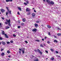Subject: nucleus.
<instances>
[{
  "label": "nucleus",
  "mask_w": 61,
  "mask_h": 61,
  "mask_svg": "<svg viewBox=\"0 0 61 61\" xmlns=\"http://www.w3.org/2000/svg\"><path fill=\"white\" fill-rule=\"evenodd\" d=\"M30 9L29 8H27L26 9V12H30Z\"/></svg>",
  "instance_id": "nucleus-1"
},
{
  "label": "nucleus",
  "mask_w": 61,
  "mask_h": 61,
  "mask_svg": "<svg viewBox=\"0 0 61 61\" xmlns=\"http://www.w3.org/2000/svg\"><path fill=\"white\" fill-rule=\"evenodd\" d=\"M6 21L8 24H10V20L9 19V20H6Z\"/></svg>",
  "instance_id": "nucleus-2"
},
{
  "label": "nucleus",
  "mask_w": 61,
  "mask_h": 61,
  "mask_svg": "<svg viewBox=\"0 0 61 61\" xmlns=\"http://www.w3.org/2000/svg\"><path fill=\"white\" fill-rule=\"evenodd\" d=\"M1 43L2 44V45H5L6 44V43L4 41H1Z\"/></svg>",
  "instance_id": "nucleus-3"
},
{
  "label": "nucleus",
  "mask_w": 61,
  "mask_h": 61,
  "mask_svg": "<svg viewBox=\"0 0 61 61\" xmlns=\"http://www.w3.org/2000/svg\"><path fill=\"white\" fill-rule=\"evenodd\" d=\"M0 11L2 13H4L5 12V10H4L3 9H1Z\"/></svg>",
  "instance_id": "nucleus-4"
},
{
  "label": "nucleus",
  "mask_w": 61,
  "mask_h": 61,
  "mask_svg": "<svg viewBox=\"0 0 61 61\" xmlns=\"http://www.w3.org/2000/svg\"><path fill=\"white\" fill-rule=\"evenodd\" d=\"M34 25L35 27H37L38 26V24L36 23Z\"/></svg>",
  "instance_id": "nucleus-5"
},
{
  "label": "nucleus",
  "mask_w": 61,
  "mask_h": 61,
  "mask_svg": "<svg viewBox=\"0 0 61 61\" xmlns=\"http://www.w3.org/2000/svg\"><path fill=\"white\" fill-rule=\"evenodd\" d=\"M46 2L47 3H49V4L50 3V1L49 0H46Z\"/></svg>",
  "instance_id": "nucleus-6"
},
{
  "label": "nucleus",
  "mask_w": 61,
  "mask_h": 61,
  "mask_svg": "<svg viewBox=\"0 0 61 61\" xmlns=\"http://www.w3.org/2000/svg\"><path fill=\"white\" fill-rule=\"evenodd\" d=\"M37 30L36 29H33L32 30V31L33 32H36V31Z\"/></svg>",
  "instance_id": "nucleus-7"
},
{
  "label": "nucleus",
  "mask_w": 61,
  "mask_h": 61,
  "mask_svg": "<svg viewBox=\"0 0 61 61\" xmlns=\"http://www.w3.org/2000/svg\"><path fill=\"white\" fill-rule=\"evenodd\" d=\"M5 36L7 38H8V36L6 35V34H4Z\"/></svg>",
  "instance_id": "nucleus-8"
},
{
  "label": "nucleus",
  "mask_w": 61,
  "mask_h": 61,
  "mask_svg": "<svg viewBox=\"0 0 61 61\" xmlns=\"http://www.w3.org/2000/svg\"><path fill=\"white\" fill-rule=\"evenodd\" d=\"M18 9L19 10H20V11H22V9H21V8L19 7H18Z\"/></svg>",
  "instance_id": "nucleus-9"
},
{
  "label": "nucleus",
  "mask_w": 61,
  "mask_h": 61,
  "mask_svg": "<svg viewBox=\"0 0 61 61\" xmlns=\"http://www.w3.org/2000/svg\"><path fill=\"white\" fill-rule=\"evenodd\" d=\"M50 4H51V5H54V2L53 1H51V2H50Z\"/></svg>",
  "instance_id": "nucleus-10"
},
{
  "label": "nucleus",
  "mask_w": 61,
  "mask_h": 61,
  "mask_svg": "<svg viewBox=\"0 0 61 61\" xmlns=\"http://www.w3.org/2000/svg\"><path fill=\"white\" fill-rule=\"evenodd\" d=\"M47 27L48 28H51V26L49 25H47Z\"/></svg>",
  "instance_id": "nucleus-11"
},
{
  "label": "nucleus",
  "mask_w": 61,
  "mask_h": 61,
  "mask_svg": "<svg viewBox=\"0 0 61 61\" xmlns=\"http://www.w3.org/2000/svg\"><path fill=\"white\" fill-rule=\"evenodd\" d=\"M10 27L8 26H6L5 27V28L6 29H8V28H9Z\"/></svg>",
  "instance_id": "nucleus-12"
},
{
  "label": "nucleus",
  "mask_w": 61,
  "mask_h": 61,
  "mask_svg": "<svg viewBox=\"0 0 61 61\" xmlns=\"http://www.w3.org/2000/svg\"><path fill=\"white\" fill-rule=\"evenodd\" d=\"M2 32V35H4L5 34V32L3 30H1Z\"/></svg>",
  "instance_id": "nucleus-13"
},
{
  "label": "nucleus",
  "mask_w": 61,
  "mask_h": 61,
  "mask_svg": "<svg viewBox=\"0 0 61 61\" xmlns=\"http://www.w3.org/2000/svg\"><path fill=\"white\" fill-rule=\"evenodd\" d=\"M24 25H25V24H24V23L23 22L21 23V25L22 26Z\"/></svg>",
  "instance_id": "nucleus-14"
},
{
  "label": "nucleus",
  "mask_w": 61,
  "mask_h": 61,
  "mask_svg": "<svg viewBox=\"0 0 61 61\" xmlns=\"http://www.w3.org/2000/svg\"><path fill=\"white\" fill-rule=\"evenodd\" d=\"M34 61H38V59L37 58H36V59H35L34 60Z\"/></svg>",
  "instance_id": "nucleus-15"
},
{
  "label": "nucleus",
  "mask_w": 61,
  "mask_h": 61,
  "mask_svg": "<svg viewBox=\"0 0 61 61\" xmlns=\"http://www.w3.org/2000/svg\"><path fill=\"white\" fill-rule=\"evenodd\" d=\"M32 16H35V14L34 13H33L32 14Z\"/></svg>",
  "instance_id": "nucleus-16"
},
{
  "label": "nucleus",
  "mask_w": 61,
  "mask_h": 61,
  "mask_svg": "<svg viewBox=\"0 0 61 61\" xmlns=\"http://www.w3.org/2000/svg\"><path fill=\"white\" fill-rule=\"evenodd\" d=\"M1 55L2 56H4V55H5V53H2L1 54Z\"/></svg>",
  "instance_id": "nucleus-17"
},
{
  "label": "nucleus",
  "mask_w": 61,
  "mask_h": 61,
  "mask_svg": "<svg viewBox=\"0 0 61 61\" xmlns=\"http://www.w3.org/2000/svg\"><path fill=\"white\" fill-rule=\"evenodd\" d=\"M6 8L7 9V10L8 11V12H9V10L8 9V7H6Z\"/></svg>",
  "instance_id": "nucleus-18"
},
{
  "label": "nucleus",
  "mask_w": 61,
  "mask_h": 61,
  "mask_svg": "<svg viewBox=\"0 0 61 61\" xmlns=\"http://www.w3.org/2000/svg\"><path fill=\"white\" fill-rule=\"evenodd\" d=\"M23 22H25V19H22Z\"/></svg>",
  "instance_id": "nucleus-19"
},
{
  "label": "nucleus",
  "mask_w": 61,
  "mask_h": 61,
  "mask_svg": "<svg viewBox=\"0 0 61 61\" xmlns=\"http://www.w3.org/2000/svg\"><path fill=\"white\" fill-rule=\"evenodd\" d=\"M54 42H56V43H57L58 42V41H57L56 40H55L54 41Z\"/></svg>",
  "instance_id": "nucleus-20"
},
{
  "label": "nucleus",
  "mask_w": 61,
  "mask_h": 61,
  "mask_svg": "<svg viewBox=\"0 0 61 61\" xmlns=\"http://www.w3.org/2000/svg\"><path fill=\"white\" fill-rule=\"evenodd\" d=\"M30 15V12H28L27 13V15Z\"/></svg>",
  "instance_id": "nucleus-21"
},
{
  "label": "nucleus",
  "mask_w": 61,
  "mask_h": 61,
  "mask_svg": "<svg viewBox=\"0 0 61 61\" xmlns=\"http://www.w3.org/2000/svg\"><path fill=\"white\" fill-rule=\"evenodd\" d=\"M57 35H58V36H61V34H60V33L58 34Z\"/></svg>",
  "instance_id": "nucleus-22"
},
{
  "label": "nucleus",
  "mask_w": 61,
  "mask_h": 61,
  "mask_svg": "<svg viewBox=\"0 0 61 61\" xmlns=\"http://www.w3.org/2000/svg\"><path fill=\"white\" fill-rule=\"evenodd\" d=\"M22 52L23 54H24L25 53V51L23 50H22Z\"/></svg>",
  "instance_id": "nucleus-23"
},
{
  "label": "nucleus",
  "mask_w": 61,
  "mask_h": 61,
  "mask_svg": "<svg viewBox=\"0 0 61 61\" xmlns=\"http://www.w3.org/2000/svg\"><path fill=\"white\" fill-rule=\"evenodd\" d=\"M51 60H53L54 59V58L52 57L51 58Z\"/></svg>",
  "instance_id": "nucleus-24"
},
{
  "label": "nucleus",
  "mask_w": 61,
  "mask_h": 61,
  "mask_svg": "<svg viewBox=\"0 0 61 61\" xmlns=\"http://www.w3.org/2000/svg\"><path fill=\"white\" fill-rule=\"evenodd\" d=\"M40 46L41 47H44V46H43V45H42V44Z\"/></svg>",
  "instance_id": "nucleus-25"
},
{
  "label": "nucleus",
  "mask_w": 61,
  "mask_h": 61,
  "mask_svg": "<svg viewBox=\"0 0 61 61\" xmlns=\"http://www.w3.org/2000/svg\"><path fill=\"white\" fill-rule=\"evenodd\" d=\"M7 53H8V54H9L10 53V51H7Z\"/></svg>",
  "instance_id": "nucleus-26"
},
{
  "label": "nucleus",
  "mask_w": 61,
  "mask_h": 61,
  "mask_svg": "<svg viewBox=\"0 0 61 61\" xmlns=\"http://www.w3.org/2000/svg\"><path fill=\"white\" fill-rule=\"evenodd\" d=\"M36 23H39V21H36Z\"/></svg>",
  "instance_id": "nucleus-27"
},
{
  "label": "nucleus",
  "mask_w": 61,
  "mask_h": 61,
  "mask_svg": "<svg viewBox=\"0 0 61 61\" xmlns=\"http://www.w3.org/2000/svg\"><path fill=\"white\" fill-rule=\"evenodd\" d=\"M39 53L41 55H42V52L41 51H40Z\"/></svg>",
  "instance_id": "nucleus-28"
},
{
  "label": "nucleus",
  "mask_w": 61,
  "mask_h": 61,
  "mask_svg": "<svg viewBox=\"0 0 61 61\" xmlns=\"http://www.w3.org/2000/svg\"><path fill=\"white\" fill-rule=\"evenodd\" d=\"M6 1L7 2H9V0H6Z\"/></svg>",
  "instance_id": "nucleus-29"
},
{
  "label": "nucleus",
  "mask_w": 61,
  "mask_h": 61,
  "mask_svg": "<svg viewBox=\"0 0 61 61\" xmlns=\"http://www.w3.org/2000/svg\"><path fill=\"white\" fill-rule=\"evenodd\" d=\"M9 12V14H11V11H9V12Z\"/></svg>",
  "instance_id": "nucleus-30"
},
{
  "label": "nucleus",
  "mask_w": 61,
  "mask_h": 61,
  "mask_svg": "<svg viewBox=\"0 0 61 61\" xmlns=\"http://www.w3.org/2000/svg\"><path fill=\"white\" fill-rule=\"evenodd\" d=\"M24 42L26 44H27V43H28V42L27 41H25Z\"/></svg>",
  "instance_id": "nucleus-31"
},
{
  "label": "nucleus",
  "mask_w": 61,
  "mask_h": 61,
  "mask_svg": "<svg viewBox=\"0 0 61 61\" xmlns=\"http://www.w3.org/2000/svg\"><path fill=\"white\" fill-rule=\"evenodd\" d=\"M50 50H51V51H54V50H53V49H50Z\"/></svg>",
  "instance_id": "nucleus-32"
},
{
  "label": "nucleus",
  "mask_w": 61,
  "mask_h": 61,
  "mask_svg": "<svg viewBox=\"0 0 61 61\" xmlns=\"http://www.w3.org/2000/svg\"><path fill=\"white\" fill-rule=\"evenodd\" d=\"M48 35H49V36H51V34H50V32H48Z\"/></svg>",
  "instance_id": "nucleus-33"
},
{
  "label": "nucleus",
  "mask_w": 61,
  "mask_h": 61,
  "mask_svg": "<svg viewBox=\"0 0 61 61\" xmlns=\"http://www.w3.org/2000/svg\"><path fill=\"white\" fill-rule=\"evenodd\" d=\"M45 52L46 53H48V51H45Z\"/></svg>",
  "instance_id": "nucleus-34"
},
{
  "label": "nucleus",
  "mask_w": 61,
  "mask_h": 61,
  "mask_svg": "<svg viewBox=\"0 0 61 61\" xmlns=\"http://www.w3.org/2000/svg\"><path fill=\"white\" fill-rule=\"evenodd\" d=\"M8 12H6V15H8Z\"/></svg>",
  "instance_id": "nucleus-35"
},
{
  "label": "nucleus",
  "mask_w": 61,
  "mask_h": 61,
  "mask_svg": "<svg viewBox=\"0 0 61 61\" xmlns=\"http://www.w3.org/2000/svg\"><path fill=\"white\" fill-rule=\"evenodd\" d=\"M13 36H14V37H15V36H16V35H15V34H13Z\"/></svg>",
  "instance_id": "nucleus-36"
},
{
  "label": "nucleus",
  "mask_w": 61,
  "mask_h": 61,
  "mask_svg": "<svg viewBox=\"0 0 61 61\" xmlns=\"http://www.w3.org/2000/svg\"><path fill=\"white\" fill-rule=\"evenodd\" d=\"M36 41H37V42H39L40 41L39 40H37Z\"/></svg>",
  "instance_id": "nucleus-37"
},
{
  "label": "nucleus",
  "mask_w": 61,
  "mask_h": 61,
  "mask_svg": "<svg viewBox=\"0 0 61 61\" xmlns=\"http://www.w3.org/2000/svg\"><path fill=\"white\" fill-rule=\"evenodd\" d=\"M2 24L0 23V27H2Z\"/></svg>",
  "instance_id": "nucleus-38"
},
{
  "label": "nucleus",
  "mask_w": 61,
  "mask_h": 61,
  "mask_svg": "<svg viewBox=\"0 0 61 61\" xmlns=\"http://www.w3.org/2000/svg\"><path fill=\"white\" fill-rule=\"evenodd\" d=\"M8 25L9 26H11V25H10V23H8Z\"/></svg>",
  "instance_id": "nucleus-39"
},
{
  "label": "nucleus",
  "mask_w": 61,
  "mask_h": 61,
  "mask_svg": "<svg viewBox=\"0 0 61 61\" xmlns=\"http://www.w3.org/2000/svg\"><path fill=\"white\" fill-rule=\"evenodd\" d=\"M7 44H10V42H7Z\"/></svg>",
  "instance_id": "nucleus-40"
},
{
  "label": "nucleus",
  "mask_w": 61,
  "mask_h": 61,
  "mask_svg": "<svg viewBox=\"0 0 61 61\" xmlns=\"http://www.w3.org/2000/svg\"><path fill=\"white\" fill-rule=\"evenodd\" d=\"M18 28H20V26H18Z\"/></svg>",
  "instance_id": "nucleus-41"
},
{
  "label": "nucleus",
  "mask_w": 61,
  "mask_h": 61,
  "mask_svg": "<svg viewBox=\"0 0 61 61\" xmlns=\"http://www.w3.org/2000/svg\"><path fill=\"white\" fill-rule=\"evenodd\" d=\"M13 1V0H9V2H12Z\"/></svg>",
  "instance_id": "nucleus-42"
},
{
  "label": "nucleus",
  "mask_w": 61,
  "mask_h": 61,
  "mask_svg": "<svg viewBox=\"0 0 61 61\" xmlns=\"http://www.w3.org/2000/svg\"><path fill=\"white\" fill-rule=\"evenodd\" d=\"M17 14L18 15H20V13H19V12H18Z\"/></svg>",
  "instance_id": "nucleus-43"
},
{
  "label": "nucleus",
  "mask_w": 61,
  "mask_h": 61,
  "mask_svg": "<svg viewBox=\"0 0 61 61\" xmlns=\"http://www.w3.org/2000/svg\"><path fill=\"white\" fill-rule=\"evenodd\" d=\"M10 42L11 43H13V41H10Z\"/></svg>",
  "instance_id": "nucleus-44"
},
{
  "label": "nucleus",
  "mask_w": 61,
  "mask_h": 61,
  "mask_svg": "<svg viewBox=\"0 0 61 61\" xmlns=\"http://www.w3.org/2000/svg\"><path fill=\"white\" fill-rule=\"evenodd\" d=\"M24 5H27V4L26 3H24Z\"/></svg>",
  "instance_id": "nucleus-45"
},
{
  "label": "nucleus",
  "mask_w": 61,
  "mask_h": 61,
  "mask_svg": "<svg viewBox=\"0 0 61 61\" xmlns=\"http://www.w3.org/2000/svg\"><path fill=\"white\" fill-rule=\"evenodd\" d=\"M47 43H48V44H49V43H50V42L49 41H47Z\"/></svg>",
  "instance_id": "nucleus-46"
},
{
  "label": "nucleus",
  "mask_w": 61,
  "mask_h": 61,
  "mask_svg": "<svg viewBox=\"0 0 61 61\" xmlns=\"http://www.w3.org/2000/svg\"><path fill=\"white\" fill-rule=\"evenodd\" d=\"M56 54H58V52L57 51H56Z\"/></svg>",
  "instance_id": "nucleus-47"
},
{
  "label": "nucleus",
  "mask_w": 61,
  "mask_h": 61,
  "mask_svg": "<svg viewBox=\"0 0 61 61\" xmlns=\"http://www.w3.org/2000/svg\"><path fill=\"white\" fill-rule=\"evenodd\" d=\"M2 38L1 37H0V40H2Z\"/></svg>",
  "instance_id": "nucleus-48"
},
{
  "label": "nucleus",
  "mask_w": 61,
  "mask_h": 61,
  "mask_svg": "<svg viewBox=\"0 0 61 61\" xmlns=\"http://www.w3.org/2000/svg\"><path fill=\"white\" fill-rule=\"evenodd\" d=\"M26 3H27V4H29V3H28V1H26Z\"/></svg>",
  "instance_id": "nucleus-49"
},
{
  "label": "nucleus",
  "mask_w": 61,
  "mask_h": 61,
  "mask_svg": "<svg viewBox=\"0 0 61 61\" xmlns=\"http://www.w3.org/2000/svg\"><path fill=\"white\" fill-rule=\"evenodd\" d=\"M3 51V48H1V51Z\"/></svg>",
  "instance_id": "nucleus-50"
},
{
  "label": "nucleus",
  "mask_w": 61,
  "mask_h": 61,
  "mask_svg": "<svg viewBox=\"0 0 61 61\" xmlns=\"http://www.w3.org/2000/svg\"><path fill=\"white\" fill-rule=\"evenodd\" d=\"M34 51H35V52H37V50H34Z\"/></svg>",
  "instance_id": "nucleus-51"
},
{
  "label": "nucleus",
  "mask_w": 61,
  "mask_h": 61,
  "mask_svg": "<svg viewBox=\"0 0 61 61\" xmlns=\"http://www.w3.org/2000/svg\"><path fill=\"white\" fill-rule=\"evenodd\" d=\"M19 53L20 54H21V51H19Z\"/></svg>",
  "instance_id": "nucleus-52"
},
{
  "label": "nucleus",
  "mask_w": 61,
  "mask_h": 61,
  "mask_svg": "<svg viewBox=\"0 0 61 61\" xmlns=\"http://www.w3.org/2000/svg\"><path fill=\"white\" fill-rule=\"evenodd\" d=\"M18 22L19 23H20V20H19L18 21Z\"/></svg>",
  "instance_id": "nucleus-53"
},
{
  "label": "nucleus",
  "mask_w": 61,
  "mask_h": 61,
  "mask_svg": "<svg viewBox=\"0 0 61 61\" xmlns=\"http://www.w3.org/2000/svg\"><path fill=\"white\" fill-rule=\"evenodd\" d=\"M5 24H7V23L6 22H5Z\"/></svg>",
  "instance_id": "nucleus-54"
},
{
  "label": "nucleus",
  "mask_w": 61,
  "mask_h": 61,
  "mask_svg": "<svg viewBox=\"0 0 61 61\" xmlns=\"http://www.w3.org/2000/svg\"><path fill=\"white\" fill-rule=\"evenodd\" d=\"M1 18L2 19H3V20H4V18L3 17Z\"/></svg>",
  "instance_id": "nucleus-55"
},
{
  "label": "nucleus",
  "mask_w": 61,
  "mask_h": 61,
  "mask_svg": "<svg viewBox=\"0 0 61 61\" xmlns=\"http://www.w3.org/2000/svg\"><path fill=\"white\" fill-rule=\"evenodd\" d=\"M38 51H39V52H40V50L39 49H38Z\"/></svg>",
  "instance_id": "nucleus-56"
},
{
  "label": "nucleus",
  "mask_w": 61,
  "mask_h": 61,
  "mask_svg": "<svg viewBox=\"0 0 61 61\" xmlns=\"http://www.w3.org/2000/svg\"><path fill=\"white\" fill-rule=\"evenodd\" d=\"M19 49V50H20V51H21L22 50L21 49Z\"/></svg>",
  "instance_id": "nucleus-57"
},
{
  "label": "nucleus",
  "mask_w": 61,
  "mask_h": 61,
  "mask_svg": "<svg viewBox=\"0 0 61 61\" xmlns=\"http://www.w3.org/2000/svg\"><path fill=\"white\" fill-rule=\"evenodd\" d=\"M34 12H36V11L35 10H34Z\"/></svg>",
  "instance_id": "nucleus-58"
},
{
  "label": "nucleus",
  "mask_w": 61,
  "mask_h": 61,
  "mask_svg": "<svg viewBox=\"0 0 61 61\" xmlns=\"http://www.w3.org/2000/svg\"><path fill=\"white\" fill-rule=\"evenodd\" d=\"M43 45L44 46H46V45H45V43L43 44Z\"/></svg>",
  "instance_id": "nucleus-59"
},
{
  "label": "nucleus",
  "mask_w": 61,
  "mask_h": 61,
  "mask_svg": "<svg viewBox=\"0 0 61 61\" xmlns=\"http://www.w3.org/2000/svg\"><path fill=\"white\" fill-rule=\"evenodd\" d=\"M54 37H55V38H57V37L56 36H54Z\"/></svg>",
  "instance_id": "nucleus-60"
},
{
  "label": "nucleus",
  "mask_w": 61,
  "mask_h": 61,
  "mask_svg": "<svg viewBox=\"0 0 61 61\" xmlns=\"http://www.w3.org/2000/svg\"><path fill=\"white\" fill-rule=\"evenodd\" d=\"M8 57H9L10 58L11 56H8Z\"/></svg>",
  "instance_id": "nucleus-61"
},
{
  "label": "nucleus",
  "mask_w": 61,
  "mask_h": 61,
  "mask_svg": "<svg viewBox=\"0 0 61 61\" xmlns=\"http://www.w3.org/2000/svg\"><path fill=\"white\" fill-rule=\"evenodd\" d=\"M42 41H44V39H42Z\"/></svg>",
  "instance_id": "nucleus-62"
},
{
  "label": "nucleus",
  "mask_w": 61,
  "mask_h": 61,
  "mask_svg": "<svg viewBox=\"0 0 61 61\" xmlns=\"http://www.w3.org/2000/svg\"><path fill=\"white\" fill-rule=\"evenodd\" d=\"M46 38H47L46 37H45V39H46Z\"/></svg>",
  "instance_id": "nucleus-63"
},
{
  "label": "nucleus",
  "mask_w": 61,
  "mask_h": 61,
  "mask_svg": "<svg viewBox=\"0 0 61 61\" xmlns=\"http://www.w3.org/2000/svg\"><path fill=\"white\" fill-rule=\"evenodd\" d=\"M57 29H59V28H57Z\"/></svg>",
  "instance_id": "nucleus-64"
}]
</instances>
